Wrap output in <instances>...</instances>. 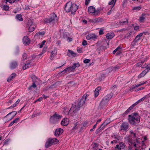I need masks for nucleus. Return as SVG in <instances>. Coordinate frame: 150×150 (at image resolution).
I'll return each instance as SVG.
<instances>
[{
	"label": "nucleus",
	"instance_id": "f257e3e1",
	"mask_svg": "<svg viewBox=\"0 0 150 150\" xmlns=\"http://www.w3.org/2000/svg\"><path fill=\"white\" fill-rule=\"evenodd\" d=\"M129 122L133 125H137L139 123L140 117L138 113L134 112L128 115Z\"/></svg>",
	"mask_w": 150,
	"mask_h": 150
},
{
	"label": "nucleus",
	"instance_id": "f03ea898",
	"mask_svg": "<svg viewBox=\"0 0 150 150\" xmlns=\"http://www.w3.org/2000/svg\"><path fill=\"white\" fill-rule=\"evenodd\" d=\"M78 8V6L76 4L72 5V2L69 1L66 4L64 10L67 12L71 11V14L74 15Z\"/></svg>",
	"mask_w": 150,
	"mask_h": 150
},
{
	"label": "nucleus",
	"instance_id": "7ed1b4c3",
	"mask_svg": "<svg viewBox=\"0 0 150 150\" xmlns=\"http://www.w3.org/2000/svg\"><path fill=\"white\" fill-rule=\"evenodd\" d=\"M109 42H107L106 41L104 42L102 45L100 44L98 42L95 45L96 48V50L99 51L100 50H104L106 49L108 46Z\"/></svg>",
	"mask_w": 150,
	"mask_h": 150
},
{
	"label": "nucleus",
	"instance_id": "20e7f679",
	"mask_svg": "<svg viewBox=\"0 0 150 150\" xmlns=\"http://www.w3.org/2000/svg\"><path fill=\"white\" fill-rule=\"evenodd\" d=\"M112 96L110 94H108L106 96H105L102 99L99 105V107L102 108L107 104L112 98Z\"/></svg>",
	"mask_w": 150,
	"mask_h": 150
},
{
	"label": "nucleus",
	"instance_id": "39448f33",
	"mask_svg": "<svg viewBox=\"0 0 150 150\" xmlns=\"http://www.w3.org/2000/svg\"><path fill=\"white\" fill-rule=\"evenodd\" d=\"M62 117V116H61L57 113H55L52 116L50 117V121L51 122L54 123Z\"/></svg>",
	"mask_w": 150,
	"mask_h": 150
},
{
	"label": "nucleus",
	"instance_id": "423d86ee",
	"mask_svg": "<svg viewBox=\"0 0 150 150\" xmlns=\"http://www.w3.org/2000/svg\"><path fill=\"white\" fill-rule=\"evenodd\" d=\"M80 108L79 107L76 105V103H74L72 104L71 107L69 111V113L72 114L73 112L74 113H76L79 110Z\"/></svg>",
	"mask_w": 150,
	"mask_h": 150
},
{
	"label": "nucleus",
	"instance_id": "0eeeda50",
	"mask_svg": "<svg viewBox=\"0 0 150 150\" xmlns=\"http://www.w3.org/2000/svg\"><path fill=\"white\" fill-rule=\"evenodd\" d=\"M57 18V16L54 13L51 14L49 19H45L44 20V22L45 23H53L55 21V19Z\"/></svg>",
	"mask_w": 150,
	"mask_h": 150
},
{
	"label": "nucleus",
	"instance_id": "6e6552de",
	"mask_svg": "<svg viewBox=\"0 0 150 150\" xmlns=\"http://www.w3.org/2000/svg\"><path fill=\"white\" fill-rule=\"evenodd\" d=\"M86 96L85 97L83 96L80 100L78 101V103L76 104V105L80 108L85 103V101L86 98Z\"/></svg>",
	"mask_w": 150,
	"mask_h": 150
},
{
	"label": "nucleus",
	"instance_id": "1a4fd4ad",
	"mask_svg": "<svg viewBox=\"0 0 150 150\" xmlns=\"http://www.w3.org/2000/svg\"><path fill=\"white\" fill-rule=\"evenodd\" d=\"M30 39L27 36H25L24 37L23 39V43L26 45H28L30 43Z\"/></svg>",
	"mask_w": 150,
	"mask_h": 150
},
{
	"label": "nucleus",
	"instance_id": "9d476101",
	"mask_svg": "<svg viewBox=\"0 0 150 150\" xmlns=\"http://www.w3.org/2000/svg\"><path fill=\"white\" fill-rule=\"evenodd\" d=\"M63 130L62 128L57 129L54 132V135L56 137H58L60 134H61L63 133Z\"/></svg>",
	"mask_w": 150,
	"mask_h": 150
},
{
	"label": "nucleus",
	"instance_id": "9b49d317",
	"mask_svg": "<svg viewBox=\"0 0 150 150\" xmlns=\"http://www.w3.org/2000/svg\"><path fill=\"white\" fill-rule=\"evenodd\" d=\"M80 66V64L79 63H76L73 64V66L67 67L68 68L67 71H72L76 67H78Z\"/></svg>",
	"mask_w": 150,
	"mask_h": 150
},
{
	"label": "nucleus",
	"instance_id": "f8f14e48",
	"mask_svg": "<svg viewBox=\"0 0 150 150\" xmlns=\"http://www.w3.org/2000/svg\"><path fill=\"white\" fill-rule=\"evenodd\" d=\"M33 60V59L32 58L31 60H28L26 62L25 65L23 67V70L26 69L27 68L30 67H31L30 64L31 62Z\"/></svg>",
	"mask_w": 150,
	"mask_h": 150
},
{
	"label": "nucleus",
	"instance_id": "ddd939ff",
	"mask_svg": "<svg viewBox=\"0 0 150 150\" xmlns=\"http://www.w3.org/2000/svg\"><path fill=\"white\" fill-rule=\"evenodd\" d=\"M129 124L128 123H123L122 124L121 128L122 130H127L129 127Z\"/></svg>",
	"mask_w": 150,
	"mask_h": 150
},
{
	"label": "nucleus",
	"instance_id": "4468645a",
	"mask_svg": "<svg viewBox=\"0 0 150 150\" xmlns=\"http://www.w3.org/2000/svg\"><path fill=\"white\" fill-rule=\"evenodd\" d=\"M61 81H57L55 82L53 84H52L50 86H49L50 89H51L54 88H56L57 86H60L61 84Z\"/></svg>",
	"mask_w": 150,
	"mask_h": 150
},
{
	"label": "nucleus",
	"instance_id": "2eb2a0df",
	"mask_svg": "<svg viewBox=\"0 0 150 150\" xmlns=\"http://www.w3.org/2000/svg\"><path fill=\"white\" fill-rule=\"evenodd\" d=\"M69 120L67 118H64L61 121V125L64 126L67 125L69 124Z\"/></svg>",
	"mask_w": 150,
	"mask_h": 150
},
{
	"label": "nucleus",
	"instance_id": "dca6fc26",
	"mask_svg": "<svg viewBox=\"0 0 150 150\" xmlns=\"http://www.w3.org/2000/svg\"><path fill=\"white\" fill-rule=\"evenodd\" d=\"M86 38L87 40H89L91 39H94L96 38V36L94 34H90L87 35Z\"/></svg>",
	"mask_w": 150,
	"mask_h": 150
},
{
	"label": "nucleus",
	"instance_id": "f3484780",
	"mask_svg": "<svg viewBox=\"0 0 150 150\" xmlns=\"http://www.w3.org/2000/svg\"><path fill=\"white\" fill-rule=\"evenodd\" d=\"M137 104L136 102L134 104H133L132 106H130L129 108L127 109L125 112V114H127L129 113L134 108V107H135L136 105H137Z\"/></svg>",
	"mask_w": 150,
	"mask_h": 150
},
{
	"label": "nucleus",
	"instance_id": "a211bd4d",
	"mask_svg": "<svg viewBox=\"0 0 150 150\" xmlns=\"http://www.w3.org/2000/svg\"><path fill=\"white\" fill-rule=\"evenodd\" d=\"M35 78L36 77L35 76H34L32 78V80L33 82V83L32 85L28 87V88L29 90H31L33 88H36L37 86L35 84V82L34 81V79H33Z\"/></svg>",
	"mask_w": 150,
	"mask_h": 150
},
{
	"label": "nucleus",
	"instance_id": "6ab92c4d",
	"mask_svg": "<svg viewBox=\"0 0 150 150\" xmlns=\"http://www.w3.org/2000/svg\"><path fill=\"white\" fill-rule=\"evenodd\" d=\"M115 35L113 33H107L106 36L107 38V39H112L114 36H115Z\"/></svg>",
	"mask_w": 150,
	"mask_h": 150
},
{
	"label": "nucleus",
	"instance_id": "aec40b11",
	"mask_svg": "<svg viewBox=\"0 0 150 150\" xmlns=\"http://www.w3.org/2000/svg\"><path fill=\"white\" fill-rule=\"evenodd\" d=\"M18 66L17 63L15 61L12 62L10 65V68L11 69H13L17 67Z\"/></svg>",
	"mask_w": 150,
	"mask_h": 150
},
{
	"label": "nucleus",
	"instance_id": "412c9836",
	"mask_svg": "<svg viewBox=\"0 0 150 150\" xmlns=\"http://www.w3.org/2000/svg\"><path fill=\"white\" fill-rule=\"evenodd\" d=\"M88 11L91 13H94L95 12V8L94 6H91L88 8Z\"/></svg>",
	"mask_w": 150,
	"mask_h": 150
},
{
	"label": "nucleus",
	"instance_id": "4be33fe9",
	"mask_svg": "<svg viewBox=\"0 0 150 150\" xmlns=\"http://www.w3.org/2000/svg\"><path fill=\"white\" fill-rule=\"evenodd\" d=\"M49 139L50 141L52 144H57L59 142V140H58L56 138H49Z\"/></svg>",
	"mask_w": 150,
	"mask_h": 150
},
{
	"label": "nucleus",
	"instance_id": "5701e85b",
	"mask_svg": "<svg viewBox=\"0 0 150 150\" xmlns=\"http://www.w3.org/2000/svg\"><path fill=\"white\" fill-rule=\"evenodd\" d=\"M70 54H71L73 57H75L76 56V54L74 52L72 51L69 50L68 52L67 53V55L70 56Z\"/></svg>",
	"mask_w": 150,
	"mask_h": 150
},
{
	"label": "nucleus",
	"instance_id": "b1692460",
	"mask_svg": "<svg viewBox=\"0 0 150 150\" xmlns=\"http://www.w3.org/2000/svg\"><path fill=\"white\" fill-rule=\"evenodd\" d=\"M101 88L100 87H98L96 88L94 91V95L95 97H97L99 95V91L100 90Z\"/></svg>",
	"mask_w": 150,
	"mask_h": 150
},
{
	"label": "nucleus",
	"instance_id": "393cba45",
	"mask_svg": "<svg viewBox=\"0 0 150 150\" xmlns=\"http://www.w3.org/2000/svg\"><path fill=\"white\" fill-rule=\"evenodd\" d=\"M149 71L148 70L146 71V70H144L142 71V72L138 76V77L139 78H140L142 77H143L146 74V73Z\"/></svg>",
	"mask_w": 150,
	"mask_h": 150
},
{
	"label": "nucleus",
	"instance_id": "a878e982",
	"mask_svg": "<svg viewBox=\"0 0 150 150\" xmlns=\"http://www.w3.org/2000/svg\"><path fill=\"white\" fill-rule=\"evenodd\" d=\"M140 39V38L137 35L132 42V45L133 46L135 45H136V43Z\"/></svg>",
	"mask_w": 150,
	"mask_h": 150
},
{
	"label": "nucleus",
	"instance_id": "bb28decb",
	"mask_svg": "<svg viewBox=\"0 0 150 150\" xmlns=\"http://www.w3.org/2000/svg\"><path fill=\"white\" fill-rule=\"evenodd\" d=\"M16 75V74L15 73H12L11 75L8 78L7 80L8 82H10L12 79L15 77Z\"/></svg>",
	"mask_w": 150,
	"mask_h": 150
},
{
	"label": "nucleus",
	"instance_id": "cd10ccee",
	"mask_svg": "<svg viewBox=\"0 0 150 150\" xmlns=\"http://www.w3.org/2000/svg\"><path fill=\"white\" fill-rule=\"evenodd\" d=\"M15 113L14 114V115H12L11 117L8 120H11L17 114V112L16 111H12L11 112L9 113L5 117H7L9 115H10L12 113Z\"/></svg>",
	"mask_w": 150,
	"mask_h": 150
},
{
	"label": "nucleus",
	"instance_id": "c85d7f7f",
	"mask_svg": "<svg viewBox=\"0 0 150 150\" xmlns=\"http://www.w3.org/2000/svg\"><path fill=\"white\" fill-rule=\"evenodd\" d=\"M52 144V143L50 141L49 139L48 141L46 142L45 144V146L46 148H48L50 146H51Z\"/></svg>",
	"mask_w": 150,
	"mask_h": 150
},
{
	"label": "nucleus",
	"instance_id": "c756f323",
	"mask_svg": "<svg viewBox=\"0 0 150 150\" xmlns=\"http://www.w3.org/2000/svg\"><path fill=\"white\" fill-rule=\"evenodd\" d=\"M102 20V18H98L94 19L93 22H94V23H98L100 22H101Z\"/></svg>",
	"mask_w": 150,
	"mask_h": 150
},
{
	"label": "nucleus",
	"instance_id": "7c9ffc66",
	"mask_svg": "<svg viewBox=\"0 0 150 150\" xmlns=\"http://www.w3.org/2000/svg\"><path fill=\"white\" fill-rule=\"evenodd\" d=\"M16 17V19L20 21H22L23 20L21 14H17Z\"/></svg>",
	"mask_w": 150,
	"mask_h": 150
},
{
	"label": "nucleus",
	"instance_id": "2f4dec72",
	"mask_svg": "<svg viewBox=\"0 0 150 150\" xmlns=\"http://www.w3.org/2000/svg\"><path fill=\"white\" fill-rule=\"evenodd\" d=\"M107 120H106L104 123H103L101 126L98 128L100 130L101 129L105 126L107 125L108 123L106 122Z\"/></svg>",
	"mask_w": 150,
	"mask_h": 150
},
{
	"label": "nucleus",
	"instance_id": "473e14b6",
	"mask_svg": "<svg viewBox=\"0 0 150 150\" xmlns=\"http://www.w3.org/2000/svg\"><path fill=\"white\" fill-rule=\"evenodd\" d=\"M56 54L55 50H54V51H52L51 52V55L50 57V59H52L54 57Z\"/></svg>",
	"mask_w": 150,
	"mask_h": 150
},
{
	"label": "nucleus",
	"instance_id": "72a5a7b5",
	"mask_svg": "<svg viewBox=\"0 0 150 150\" xmlns=\"http://www.w3.org/2000/svg\"><path fill=\"white\" fill-rule=\"evenodd\" d=\"M120 146V149L121 150L122 149H124L125 147V145L123 142H120L119 144Z\"/></svg>",
	"mask_w": 150,
	"mask_h": 150
},
{
	"label": "nucleus",
	"instance_id": "f704fd0d",
	"mask_svg": "<svg viewBox=\"0 0 150 150\" xmlns=\"http://www.w3.org/2000/svg\"><path fill=\"white\" fill-rule=\"evenodd\" d=\"M125 21H120L119 23L120 25H123V24H126L128 23V21L127 19H125Z\"/></svg>",
	"mask_w": 150,
	"mask_h": 150
},
{
	"label": "nucleus",
	"instance_id": "c9c22d12",
	"mask_svg": "<svg viewBox=\"0 0 150 150\" xmlns=\"http://www.w3.org/2000/svg\"><path fill=\"white\" fill-rule=\"evenodd\" d=\"M146 14L145 13H143L142 14L141 16L140 17V21H143L145 18V17L144 16H145Z\"/></svg>",
	"mask_w": 150,
	"mask_h": 150
},
{
	"label": "nucleus",
	"instance_id": "e433bc0d",
	"mask_svg": "<svg viewBox=\"0 0 150 150\" xmlns=\"http://www.w3.org/2000/svg\"><path fill=\"white\" fill-rule=\"evenodd\" d=\"M45 32L44 31L39 32L35 35V36H37L39 35H45Z\"/></svg>",
	"mask_w": 150,
	"mask_h": 150
},
{
	"label": "nucleus",
	"instance_id": "4c0bfd02",
	"mask_svg": "<svg viewBox=\"0 0 150 150\" xmlns=\"http://www.w3.org/2000/svg\"><path fill=\"white\" fill-rule=\"evenodd\" d=\"M35 29L34 26H29V31L30 32H32Z\"/></svg>",
	"mask_w": 150,
	"mask_h": 150
},
{
	"label": "nucleus",
	"instance_id": "58836bf2",
	"mask_svg": "<svg viewBox=\"0 0 150 150\" xmlns=\"http://www.w3.org/2000/svg\"><path fill=\"white\" fill-rule=\"evenodd\" d=\"M33 23L31 20H28V26H34L33 25Z\"/></svg>",
	"mask_w": 150,
	"mask_h": 150
},
{
	"label": "nucleus",
	"instance_id": "ea45409f",
	"mask_svg": "<svg viewBox=\"0 0 150 150\" xmlns=\"http://www.w3.org/2000/svg\"><path fill=\"white\" fill-rule=\"evenodd\" d=\"M141 7L140 6H138L137 7H135L133 8V10H139L141 9Z\"/></svg>",
	"mask_w": 150,
	"mask_h": 150
},
{
	"label": "nucleus",
	"instance_id": "a19ab883",
	"mask_svg": "<svg viewBox=\"0 0 150 150\" xmlns=\"http://www.w3.org/2000/svg\"><path fill=\"white\" fill-rule=\"evenodd\" d=\"M121 48V47L119 46H118V47H117L116 49H115L113 52V54H115L116 52L118 50H119V49H120Z\"/></svg>",
	"mask_w": 150,
	"mask_h": 150
},
{
	"label": "nucleus",
	"instance_id": "79ce46f5",
	"mask_svg": "<svg viewBox=\"0 0 150 150\" xmlns=\"http://www.w3.org/2000/svg\"><path fill=\"white\" fill-rule=\"evenodd\" d=\"M146 97L145 96L144 97H143V98H142L140 100H139L137 102H136V103H137V104H138V103H139L140 101H141L143 100H144L146 98Z\"/></svg>",
	"mask_w": 150,
	"mask_h": 150
},
{
	"label": "nucleus",
	"instance_id": "37998d69",
	"mask_svg": "<svg viewBox=\"0 0 150 150\" xmlns=\"http://www.w3.org/2000/svg\"><path fill=\"white\" fill-rule=\"evenodd\" d=\"M147 82V81L144 82L142 83H140V84H137V85H134L135 86V88L136 87H138L141 85H144V84L146 83Z\"/></svg>",
	"mask_w": 150,
	"mask_h": 150
},
{
	"label": "nucleus",
	"instance_id": "c03bdc74",
	"mask_svg": "<svg viewBox=\"0 0 150 150\" xmlns=\"http://www.w3.org/2000/svg\"><path fill=\"white\" fill-rule=\"evenodd\" d=\"M47 47H44L43 49V51H42V52L40 54H39V55H41L42 54H43L44 53L47 51Z\"/></svg>",
	"mask_w": 150,
	"mask_h": 150
},
{
	"label": "nucleus",
	"instance_id": "a18cd8bd",
	"mask_svg": "<svg viewBox=\"0 0 150 150\" xmlns=\"http://www.w3.org/2000/svg\"><path fill=\"white\" fill-rule=\"evenodd\" d=\"M9 7L7 5H4V9L6 11L8 10L9 9Z\"/></svg>",
	"mask_w": 150,
	"mask_h": 150
},
{
	"label": "nucleus",
	"instance_id": "49530a36",
	"mask_svg": "<svg viewBox=\"0 0 150 150\" xmlns=\"http://www.w3.org/2000/svg\"><path fill=\"white\" fill-rule=\"evenodd\" d=\"M100 9L98 8L96 10H95V12L94 14L95 15H97L98 14L100 13Z\"/></svg>",
	"mask_w": 150,
	"mask_h": 150
},
{
	"label": "nucleus",
	"instance_id": "de8ad7c7",
	"mask_svg": "<svg viewBox=\"0 0 150 150\" xmlns=\"http://www.w3.org/2000/svg\"><path fill=\"white\" fill-rule=\"evenodd\" d=\"M90 60L89 59H85L84 60L83 62L85 64H87L89 63Z\"/></svg>",
	"mask_w": 150,
	"mask_h": 150
},
{
	"label": "nucleus",
	"instance_id": "09e8293b",
	"mask_svg": "<svg viewBox=\"0 0 150 150\" xmlns=\"http://www.w3.org/2000/svg\"><path fill=\"white\" fill-rule=\"evenodd\" d=\"M45 42H46L45 40H43L42 42V44L41 45H40V48H42L43 47V46L45 45Z\"/></svg>",
	"mask_w": 150,
	"mask_h": 150
},
{
	"label": "nucleus",
	"instance_id": "8fccbe9b",
	"mask_svg": "<svg viewBox=\"0 0 150 150\" xmlns=\"http://www.w3.org/2000/svg\"><path fill=\"white\" fill-rule=\"evenodd\" d=\"M22 57L23 60H25L27 58V54H24L23 56Z\"/></svg>",
	"mask_w": 150,
	"mask_h": 150
},
{
	"label": "nucleus",
	"instance_id": "3c124183",
	"mask_svg": "<svg viewBox=\"0 0 150 150\" xmlns=\"http://www.w3.org/2000/svg\"><path fill=\"white\" fill-rule=\"evenodd\" d=\"M119 68V67L118 66L116 67H112V70L115 71L117 69H118Z\"/></svg>",
	"mask_w": 150,
	"mask_h": 150
},
{
	"label": "nucleus",
	"instance_id": "603ef678",
	"mask_svg": "<svg viewBox=\"0 0 150 150\" xmlns=\"http://www.w3.org/2000/svg\"><path fill=\"white\" fill-rule=\"evenodd\" d=\"M131 32L130 33H127L125 36V38H128L129 36L131 35Z\"/></svg>",
	"mask_w": 150,
	"mask_h": 150
},
{
	"label": "nucleus",
	"instance_id": "864d4df0",
	"mask_svg": "<svg viewBox=\"0 0 150 150\" xmlns=\"http://www.w3.org/2000/svg\"><path fill=\"white\" fill-rule=\"evenodd\" d=\"M130 132L131 134H133L134 137H136V134L135 133H134L132 130L130 131Z\"/></svg>",
	"mask_w": 150,
	"mask_h": 150
},
{
	"label": "nucleus",
	"instance_id": "5fc2aeb1",
	"mask_svg": "<svg viewBox=\"0 0 150 150\" xmlns=\"http://www.w3.org/2000/svg\"><path fill=\"white\" fill-rule=\"evenodd\" d=\"M68 69V68H66L65 69H64L63 71L59 72V74H61L62 73V72H64L65 73L66 72V71H67V69Z\"/></svg>",
	"mask_w": 150,
	"mask_h": 150
},
{
	"label": "nucleus",
	"instance_id": "6e6d98bb",
	"mask_svg": "<svg viewBox=\"0 0 150 150\" xmlns=\"http://www.w3.org/2000/svg\"><path fill=\"white\" fill-rule=\"evenodd\" d=\"M82 44L83 45L85 46L87 45V42L85 40H84L82 42Z\"/></svg>",
	"mask_w": 150,
	"mask_h": 150
},
{
	"label": "nucleus",
	"instance_id": "4d7b16f0",
	"mask_svg": "<svg viewBox=\"0 0 150 150\" xmlns=\"http://www.w3.org/2000/svg\"><path fill=\"white\" fill-rule=\"evenodd\" d=\"M77 50L79 52H82V48H78Z\"/></svg>",
	"mask_w": 150,
	"mask_h": 150
},
{
	"label": "nucleus",
	"instance_id": "13d9d810",
	"mask_svg": "<svg viewBox=\"0 0 150 150\" xmlns=\"http://www.w3.org/2000/svg\"><path fill=\"white\" fill-rule=\"evenodd\" d=\"M103 33V30L100 29L99 31V34L100 35H102Z\"/></svg>",
	"mask_w": 150,
	"mask_h": 150
},
{
	"label": "nucleus",
	"instance_id": "bf43d9fd",
	"mask_svg": "<svg viewBox=\"0 0 150 150\" xmlns=\"http://www.w3.org/2000/svg\"><path fill=\"white\" fill-rule=\"evenodd\" d=\"M91 0H86L85 4V5H87L89 3Z\"/></svg>",
	"mask_w": 150,
	"mask_h": 150
},
{
	"label": "nucleus",
	"instance_id": "052dcab7",
	"mask_svg": "<svg viewBox=\"0 0 150 150\" xmlns=\"http://www.w3.org/2000/svg\"><path fill=\"white\" fill-rule=\"evenodd\" d=\"M146 69H150V64H146Z\"/></svg>",
	"mask_w": 150,
	"mask_h": 150
},
{
	"label": "nucleus",
	"instance_id": "680f3d73",
	"mask_svg": "<svg viewBox=\"0 0 150 150\" xmlns=\"http://www.w3.org/2000/svg\"><path fill=\"white\" fill-rule=\"evenodd\" d=\"M50 87L49 86H47L44 89V91H45L48 90L50 89Z\"/></svg>",
	"mask_w": 150,
	"mask_h": 150
},
{
	"label": "nucleus",
	"instance_id": "e2e57ef3",
	"mask_svg": "<svg viewBox=\"0 0 150 150\" xmlns=\"http://www.w3.org/2000/svg\"><path fill=\"white\" fill-rule=\"evenodd\" d=\"M16 105H15V104H13V105L9 107L8 109H10L11 108H13L16 106Z\"/></svg>",
	"mask_w": 150,
	"mask_h": 150
},
{
	"label": "nucleus",
	"instance_id": "0e129e2a",
	"mask_svg": "<svg viewBox=\"0 0 150 150\" xmlns=\"http://www.w3.org/2000/svg\"><path fill=\"white\" fill-rule=\"evenodd\" d=\"M19 117L17 118L13 122L14 123H16L17 122V121L19 120Z\"/></svg>",
	"mask_w": 150,
	"mask_h": 150
},
{
	"label": "nucleus",
	"instance_id": "69168bd1",
	"mask_svg": "<svg viewBox=\"0 0 150 150\" xmlns=\"http://www.w3.org/2000/svg\"><path fill=\"white\" fill-rule=\"evenodd\" d=\"M69 40V42H71L72 40V39L71 38H70L69 37H67V40Z\"/></svg>",
	"mask_w": 150,
	"mask_h": 150
},
{
	"label": "nucleus",
	"instance_id": "338daca9",
	"mask_svg": "<svg viewBox=\"0 0 150 150\" xmlns=\"http://www.w3.org/2000/svg\"><path fill=\"white\" fill-rule=\"evenodd\" d=\"M16 1V0H9V2L10 3L12 4L14 2Z\"/></svg>",
	"mask_w": 150,
	"mask_h": 150
},
{
	"label": "nucleus",
	"instance_id": "774afa93",
	"mask_svg": "<svg viewBox=\"0 0 150 150\" xmlns=\"http://www.w3.org/2000/svg\"><path fill=\"white\" fill-rule=\"evenodd\" d=\"M68 110V109L67 108L65 107L64 108V111L65 112H67Z\"/></svg>",
	"mask_w": 150,
	"mask_h": 150
}]
</instances>
